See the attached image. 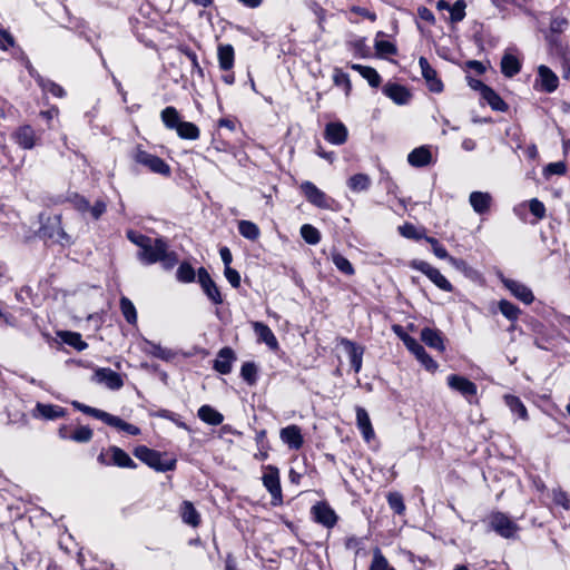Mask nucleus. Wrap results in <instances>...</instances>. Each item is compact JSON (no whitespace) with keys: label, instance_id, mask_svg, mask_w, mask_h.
<instances>
[{"label":"nucleus","instance_id":"obj_1","mask_svg":"<svg viewBox=\"0 0 570 570\" xmlns=\"http://www.w3.org/2000/svg\"><path fill=\"white\" fill-rule=\"evenodd\" d=\"M126 237L139 248L137 258L144 265L148 266L160 263L165 271H170L179 263L178 254L169 249L165 237L151 238L134 229H128Z\"/></svg>","mask_w":570,"mask_h":570},{"label":"nucleus","instance_id":"obj_2","mask_svg":"<svg viewBox=\"0 0 570 570\" xmlns=\"http://www.w3.org/2000/svg\"><path fill=\"white\" fill-rule=\"evenodd\" d=\"M50 200L56 206L69 203L77 213L83 217L88 215L92 220H99L107 213L108 208V204L104 198H98L94 205H90L83 195L71 190H68L66 195L53 196Z\"/></svg>","mask_w":570,"mask_h":570},{"label":"nucleus","instance_id":"obj_3","mask_svg":"<svg viewBox=\"0 0 570 570\" xmlns=\"http://www.w3.org/2000/svg\"><path fill=\"white\" fill-rule=\"evenodd\" d=\"M527 326L533 337V344L544 351H553L563 340L562 333L553 325L544 324L535 317H529Z\"/></svg>","mask_w":570,"mask_h":570},{"label":"nucleus","instance_id":"obj_4","mask_svg":"<svg viewBox=\"0 0 570 570\" xmlns=\"http://www.w3.org/2000/svg\"><path fill=\"white\" fill-rule=\"evenodd\" d=\"M132 454L139 461L156 472L175 471L177 468V459L167 452H160L150 449L147 445H137L132 450Z\"/></svg>","mask_w":570,"mask_h":570},{"label":"nucleus","instance_id":"obj_5","mask_svg":"<svg viewBox=\"0 0 570 570\" xmlns=\"http://www.w3.org/2000/svg\"><path fill=\"white\" fill-rule=\"evenodd\" d=\"M299 191L306 202L314 207L331 212H340L342 209V204L338 200L321 190L313 181H303L299 185Z\"/></svg>","mask_w":570,"mask_h":570},{"label":"nucleus","instance_id":"obj_6","mask_svg":"<svg viewBox=\"0 0 570 570\" xmlns=\"http://www.w3.org/2000/svg\"><path fill=\"white\" fill-rule=\"evenodd\" d=\"M131 159L141 167L146 168L148 171L159 175L165 178L171 177V167L167 164L163 158L155 154H150L145 150L142 145H137L132 153Z\"/></svg>","mask_w":570,"mask_h":570},{"label":"nucleus","instance_id":"obj_7","mask_svg":"<svg viewBox=\"0 0 570 570\" xmlns=\"http://www.w3.org/2000/svg\"><path fill=\"white\" fill-rule=\"evenodd\" d=\"M81 412L86 415L102 421L109 426L116 428L119 431L126 432L129 435L137 436L141 433L140 428L135 424L128 423L119 416L112 415L104 410L83 404Z\"/></svg>","mask_w":570,"mask_h":570},{"label":"nucleus","instance_id":"obj_8","mask_svg":"<svg viewBox=\"0 0 570 570\" xmlns=\"http://www.w3.org/2000/svg\"><path fill=\"white\" fill-rule=\"evenodd\" d=\"M97 461L99 464L105 466H118L121 469H137V463L130 458V455L117 445H110L108 449L102 450Z\"/></svg>","mask_w":570,"mask_h":570},{"label":"nucleus","instance_id":"obj_9","mask_svg":"<svg viewBox=\"0 0 570 570\" xmlns=\"http://www.w3.org/2000/svg\"><path fill=\"white\" fill-rule=\"evenodd\" d=\"M264 473L262 476L263 485L272 497L271 504L278 507L283 504V492L281 487L279 470L277 466L268 464L264 465Z\"/></svg>","mask_w":570,"mask_h":570},{"label":"nucleus","instance_id":"obj_10","mask_svg":"<svg viewBox=\"0 0 570 570\" xmlns=\"http://www.w3.org/2000/svg\"><path fill=\"white\" fill-rule=\"evenodd\" d=\"M410 267L424 274L440 289L448 293L453 292L454 287L451 282L430 263L422 259H413L410 262Z\"/></svg>","mask_w":570,"mask_h":570},{"label":"nucleus","instance_id":"obj_11","mask_svg":"<svg viewBox=\"0 0 570 570\" xmlns=\"http://www.w3.org/2000/svg\"><path fill=\"white\" fill-rule=\"evenodd\" d=\"M312 520L326 529L337 524L338 515L326 500L316 501L309 510Z\"/></svg>","mask_w":570,"mask_h":570},{"label":"nucleus","instance_id":"obj_12","mask_svg":"<svg viewBox=\"0 0 570 570\" xmlns=\"http://www.w3.org/2000/svg\"><path fill=\"white\" fill-rule=\"evenodd\" d=\"M39 234L43 239H50L60 244L63 242L69 243L70 240V236L65 232L62 227L61 215L48 217L47 220L40 226Z\"/></svg>","mask_w":570,"mask_h":570},{"label":"nucleus","instance_id":"obj_13","mask_svg":"<svg viewBox=\"0 0 570 570\" xmlns=\"http://www.w3.org/2000/svg\"><path fill=\"white\" fill-rule=\"evenodd\" d=\"M559 77L548 66L540 65L537 67V76L533 82V89L542 94H552L559 88Z\"/></svg>","mask_w":570,"mask_h":570},{"label":"nucleus","instance_id":"obj_14","mask_svg":"<svg viewBox=\"0 0 570 570\" xmlns=\"http://www.w3.org/2000/svg\"><path fill=\"white\" fill-rule=\"evenodd\" d=\"M11 139L20 148L24 150L33 149L36 146L41 144V132H37L36 129L29 125L18 126L11 134Z\"/></svg>","mask_w":570,"mask_h":570},{"label":"nucleus","instance_id":"obj_15","mask_svg":"<svg viewBox=\"0 0 570 570\" xmlns=\"http://www.w3.org/2000/svg\"><path fill=\"white\" fill-rule=\"evenodd\" d=\"M197 282L202 291L213 305L218 306L224 303V296L219 287L212 278L208 271L203 266L197 269Z\"/></svg>","mask_w":570,"mask_h":570},{"label":"nucleus","instance_id":"obj_16","mask_svg":"<svg viewBox=\"0 0 570 570\" xmlns=\"http://www.w3.org/2000/svg\"><path fill=\"white\" fill-rule=\"evenodd\" d=\"M489 525L491 530L505 539L513 538L519 530V525L501 511H495L490 514Z\"/></svg>","mask_w":570,"mask_h":570},{"label":"nucleus","instance_id":"obj_17","mask_svg":"<svg viewBox=\"0 0 570 570\" xmlns=\"http://www.w3.org/2000/svg\"><path fill=\"white\" fill-rule=\"evenodd\" d=\"M404 345L428 372H436V370L439 368L438 362L425 351L424 346L420 344L413 336H407L406 340H404Z\"/></svg>","mask_w":570,"mask_h":570},{"label":"nucleus","instance_id":"obj_18","mask_svg":"<svg viewBox=\"0 0 570 570\" xmlns=\"http://www.w3.org/2000/svg\"><path fill=\"white\" fill-rule=\"evenodd\" d=\"M68 411L66 407H62L57 404H47L41 402H37L31 411V415L33 419L43 421H56L58 419L66 417Z\"/></svg>","mask_w":570,"mask_h":570},{"label":"nucleus","instance_id":"obj_19","mask_svg":"<svg viewBox=\"0 0 570 570\" xmlns=\"http://www.w3.org/2000/svg\"><path fill=\"white\" fill-rule=\"evenodd\" d=\"M446 383L450 389L459 392L466 400L471 402L472 397L478 394V386L474 382L460 374H450L446 377Z\"/></svg>","mask_w":570,"mask_h":570},{"label":"nucleus","instance_id":"obj_20","mask_svg":"<svg viewBox=\"0 0 570 570\" xmlns=\"http://www.w3.org/2000/svg\"><path fill=\"white\" fill-rule=\"evenodd\" d=\"M419 66L421 68V73L429 90L433 94H441L444 90V83L442 79L439 77L438 71L430 65L429 60L425 57L419 58Z\"/></svg>","mask_w":570,"mask_h":570},{"label":"nucleus","instance_id":"obj_21","mask_svg":"<svg viewBox=\"0 0 570 570\" xmlns=\"http://www.w3.org/2000/svg\"><path fill=\"white\" fill-rule=\"evenodd\" d=\"M92 380L104 384L111 391H118L124 386L122 375L109 367H97L94 372Z\"/></svg>","mask_w":570,"mask_h":570},{"label":"nucleus","instance_id":"obj_22","mask_svg":"<svg viewBox=\"0 0 570 570\" xmlns=\"http://www.w3.org/2000/svg\"><path fill=\"white\" fill-rule=\"evenodd\" d=\"M546 42L548 48V55L550 57L561 59L570 55L569 42L566 37L559 33H547Z\"/></svg>","mask_w":570,"mask_h":570},{"label":"nucleus","instance_id":"obj_23","mask_svg":"<svg viewBox=\"0 0 570 570\" xmlns=\"http://www.w3.org/2000/svg\"><path fill=\"white\" fill-rule=\"evenodd\" d=\"M236 360L235 351L229 346H224L218 351L217 357L213 361V368L222 375H227L232 372Z\"/></svg>","mask_w":570,"mask_h":570},{"label":"nucleus","instance_id":"obj_24","mask_svg":"<svg viewBox=\"0 0 570 570\" xmlns=\"http://www.w3.org/2000/svg\"><path fill=\"white\" fill-rule=\"evenodd\" d=\"M324 139L332 145H344L348 139V130L342 121H331L325 125Z\"/></svg>","mask_w":570,"mask_h":570},{"label":"nucleus","instance_id":"obj_25","mask_svg":"<svg viewBox=\"0 0 570 570\" xmlns=\"http://www.w3.org/2000/svg\"><path fill=\"white\" fill-rule=\"evenodd\" d=\"M382 92L396 105H406L412 98L410 89L397 82H387L383 86Z\"/></svg>","mask_w":570,"mask_h":570},{"label":"nucleus","instance_id":"obj_26","mask_svg":"<svg viewBox=\"0 0 570 570\" xmlns=\"http://www.w3.org/2000/svg\"><path fill=\"white\" fill-rule=\"evenodd\" d=\"M340 344L344 346L346 353L348 354L351 367L355 373H358L363 364L364 347L346 337H341Z\"/></svg>","mask_w":570,"mask_h":570},{"label":"nucleus","instance_id":"obj_27","mask_svg":"<svg viewBox=\"0 0 570 570\" xmlns=\"http://www.w3.org/2000/svg\"><path fill=\"white\" fill-rule=\"evenodd\" d=\"M355 414H356V426L358 431L361 432L363 439L365 442H371L375 438V431L372 425V421L370 419V415L367 411L360 405L355 406Z\"/></svg>","mask_w":570,"mask_h":570},{"label":"nucleus","instance_id":"obj_28","mask_svg":"<svg viewBox=\"0 0 570 570\" xmlns=\"http://www.w3.org/2000/svg\"><path fill=\"white\" fill-rule=\"evenodd\" d=\"M502 283L504 287L509 289L510 293L522 303L529 305L534 301L532 291L519 281L504 278Z\"/></svg>","mask_w":570,"mask_h":570},{"label":"nucleus","instance_id":"obj_29","mask_svg":"<svg viewBox=\"0 0 570 570\" xmlns=\"http://www.w3.org/2000/svg\"><path fill=\"white\" fill-rule=\"evenodd\" d=\"M421 341L439 353H444L446 350L445 337L438 328L423 327L421 330Z\"/></svg>","mask_w":570,"mask_h":570},{"label":"nucleus","instance_id":"obj_30","mask_svg":"<svg viewBox=\"0 0 570 570\" xmlns=\"http://www.w3.org/2000/svg\"><path fill=\"white\" fill-rule=\"evenodd\" d=\"M281 439L292 450H299L304 445L302 429L296 424H291L281 430Z\"/></svg>","mask_w":570,"mask_h":570},{"label":"nucleus","instance_id":"obj_31","mask_svg":"<svg viewBox=\"0 0 570 570\" xmlns=\"http://www.w3.org/2000/svg\"><path fill=\"white\" fill-rule=\"evenodd\" d=\"M252 327L258 343H265L271 350H278V341L271 327L263 322H252Z\"/></svg>","mask_w":570,"mask_h":570},{"label":"nucleus","instance_id":"obj_32","mask_svg":"<svg viewBox=\"0 0 570 570\" xmlns=\"http://www.w3.org/2000/svg\"><path fill=\"white\" fill-rule=\"evenodd\" d=\"M501 73L505 78H513L522 69V60L514 53L505 50L500 62Z\"/></svg>","mask_w":570,"mask_h":570},{"label":"nucleus","instance_id":"obj_33","mask_svg":"<svg viewBox=\"0 0 570 570\" xmlns=\"http://www.w3.org/2000/svg\"><path fill=\"white\" fill-rule=\"evenodd\" d=\"M424 240L431 245L432 252L438 258L449 259L451 264L456 268H461L466 265L464 259L450 256L446 248L439 242L438 238L433 236H426Z\"/></svg>","mask_w":570,"mask_h":570},{"label":"nucleus","instance_id":"obj_34","mask_svg":"<svg viewBox=\"0 0 570 570\" xmlns=\"http://www.w3.org/2000/svg\"><path fill=\"white\" fill-rule=\"evenodd\" d=\"M218 66L223 71H230L235 63V49L230 43H220L217 48Z\"/></svg>","mask_w":570,"mask_h":570},{"label":"nucleus","instance_id":"obj_35","mask_svg":"<svg viewBox=\"0 0 570 570\" xmlns=\"http://www.w3.org/2000/svg\"><path fill=\"white\" fill-rule=\"evenodd\" d=\"M407 161L412 167L422 168L432 163V153L429 146L414 148L407 156Z\"/></svg>","mask_w":570,"mask_h":570},{"label":"nucleus","instance_id":"obj_36","mask_svg":"<svg viewBox=\"0 0 570 570\" xmlns=\"http://www.w3.org/2000/svg\"><path fill=\"white\" fill-rule=\"evenodd\" d=\"M469 202L476 214L484 215L491 208L492 197L489 193L472 191L470 194Z\"/></svg>","mask_w":570,"mask_h":570},{"label":"nucleus","instance_id":"obj_37","mask_svg":"<svg viewBox=\"0 0 570 570\" xmlns=\"http://www.w3.org/2000/svg\"><path fill=\"white\" fill-rule=\"evenodd\" d=\"M179 514L184 523L197 528L202 523L200 513L197 511L193 502L185 500L179 508Z\"/></svg>","mask_w":570,"mask_h":570},{"label":"nucleus","instance_id":"obj_38","mask_svg":"<svg viewBox=\"0 0 570 570\" xmlns=\"http://www.w3.org/2000/svg\"><path fill=\"white\" fill-rule=\"evenodd\" d=\"M504 404L509 407V410L514 414L518 419L522 421L529 420L528 410L522 402V400L514 394H505L503 396Z\"/></svg>","mask_w":570,"mask_h":570},{"label":"nucleus","instance_id":"obj_39","mask_svg":"<svg viewBox=\"0 0 570 570\" xmlns=\"http://www.w3.org/2000/svg\"><path fill=\"white\" fill-rule=\"evenodd\" d=\"M141 351L163 361H169L173 357L170 350L164 348L160 344L145 337L142 338Z\"/></svg>","mask_w":570,"mask_h":570},{"label":"nucleus","instance_id":"obj_40","mask_svg":"<svg viewBox=\"0 0 570 570\" xmlns=\"http://www.w3.org/2000/svg\"><path fill=\"white\" fill-rule=\"evenodd\" d=\"M481 98L491 107L494 111L507 112L509 110L508 102L492 88L489 87L482 95Z\"/></svg>","mask_w":570,"mask_h":570},{"label":"nucleus","instance_id":"obj_41","mask_svg":"<svg viewBox=\"0 0 570 570\" xmlns=\"http://www.w3.org/2000/svg\"><path fill=\"white\" fill-rule=\"evenodd\" d=\"M58 337L61 340L63 344H67L78 352L85 351L88 348V343L82 340V336L78 332L72 331H59L57 333Z\"/></svg>","mask_w":570,"mask_h":570},{"label":"nucleus","instance_id":"obj_42","mask_svg":"<svg viewBox=\"0 0 570 570\" xmlns=\"http://www.w3.org/2000/svg\"><path fill=\"white\" fill-rule=\"evenodd\" d=\"M197 415L203 422L214 426L222 424L224 421V415L208 404L202 405Z\"/></svg>","mask_w":570,"mask_h":570},{"label":"nucleus","instance_id":"obj_43","mask_svg":"<svg viewBox=\"0 0 570 570\" xmlns=\"http://www.w3.org/2000/svg\"><path fill=\"white\" fill-rule=\"evenodd\" d=\"M160 119L164 126L169 130H176L181 122V116L174 106L164 108L160 112Z\"/></svg>","mask_w":570,"mask_h":570},{"label":"nucleus","instance_id":"obj_44","mask_svg":"<svg viewBox=\"0 0 570 570\" xmlns=\"http://www.w3.org/2000/svg\"><path fill=\"white\" fill-rule=\"evenodd\" d=\"M175 131L177 136L184 140H197L200 137L199 127L190 121L181 120V122L179 124Z\"/></svg>","mask_w":570,"mask_h":570},{"label":"nucleus","instance_id":"obj_45","mask_svg":"<svg viewBox=\"0 0 570 570\" xmlns=\"http://www.w3.org/2000/svg\"><path fill=\"white\" fill-rule=\"evenodd\" d=\"M401 236L407 239H412L415 242L425 239L426 235V228L421 227L416 228L412 223H404L403 225L399 226L397 228Z\"/></svg>","mask_w":570,"mask_h":570},{"label":"nucleus","instance_id":"obj_46","mask_svg":"<svg viewBox=\"0 0 570 570\" xmlns=\"http://www.w3.org/2000/svg\"><path fill=\"white\" fill-rule=\"evenodd\" d=\"M385 36H386L385 32L379 31L376 33V39H375V43H374L376 55L381 58L386 57V56L397 55V47L393 42H391L389 40L379 39L380 37H385Z\"/></svg>","mask_w":570,"mask_h":570},{"label":"nucleus","instance_id":"obj_47","mask_svg":"<svg viewBox=\"0 0 570 570\" xmlns=\"http://www.w3.org/2000/svg\"><path fill=\"white\" fill-rule=\"evenodd\" d=\"M196 276L197 272L188 261H183L179 263L176 272V278L179 283H194L196 281Z\"/></svg>","mask_w":570,"mask_h":570},{"label":"nucleus","instance_id":"obj_48","mask_svg":"<svg viewBox=\"0 0 570 570\" xmlns=\"http://www.w3.org/2000/svg\"><path fill=\"white\" fill-rule=\"evenodd\" d=\"M177 50L184 55L191 65V73H197L200 78H204V69L200 67L198 62V57L195 50H193L188 45L181 43L177 46Z\"/></svg>","mask_w":570,"mask_h":570},{"label":"nucleus","instance_id":"obj_49","mask_svg":"<svg viewBox=\"0 0 570 570\" xmlns=\"http://www.w3.org/2000/svg\"><path fill=\"white\" fill-rule=\"evenodd\" d=\"M386 501L389 508L393 511L394 514L404 515L406 512V505L404 502L403 494L399 491H390L386 494Z\"/></svg>","mask_w":570,"mask_h":570},{"label":"nucleus","instance_id":"obj_50","mask_svg":"<svg viewBox=\"0 0 570 570\" xmlns=\"http://www.w3.org/2000/svg\"><path fill=\"white\" fill-rule=\"evenodd\" d=\"M36 82L42 89V91L49 92L53 97L63 98L67 95V92L63 89V87L60 86L59 83L55 82L51 79H47V78L40 76V78H38L36 80Z\"/></svg>","mask_w":570,"mask_h":570},{"label":"nucleus","instance_id":"obj_51","mask_svg":"<svg viewBox=\"0 0 570 570\" xmlns=\"http://www.w3.org/2000/svg\"><path fill=\"white\" fill-rule=\"evenodd\" d=\"M368 570H396L389 561V559L384 556L382 550L379 547L373 549V556L371 563L368 566Z\"/></svg>","mask_w":570,"mask_h":570},{"label":"nucleus","instance_id":"obj_52","mask_svg":"<svg viewBox=\"0 0 570 570\" xmlns=\"http://www.w3.org/2000/svg\"><path fill=\"white\" fill-rule=\"evenodd\" d=\"M371 186V179L368 175L358 173L351 176L347 179V187L354 193L365 191Z\"/></svg>","mask_w":570,"mask_h":570},{"label":"nucleus","instance_id":"obj_53","mask_svg":"<svg viewBox=\"0 0 570 570\" xmlns=\"http://www.w3.org/2000/svg\"><path fill=\"white\" fill-rule=\"evenodd\" d=\"M119 307L126 322L130 325H136L138 321L137 309L134 303L126 296H121Z\"/></svg>","mask_w":570,"mask_h":570},{"label":"nucleus","instance_id":"obj_54","mask_svg":"<svg viewBox=\"0 0 570 570\" xmlns=\"http://www.w3.org/2000/svg\"><path fill=\"white\" fill-rule=\"evenodd\" d=\"M240 377L246 382L247 385L254 386L258 381V366L255 362H244L240 367Z\"/></svg>","mask_w":570,"mask_h":570},{"label":"nucleus","instance_id":"obj_55","mask_svg":"<svg viewBox=\"0 0 570 570\" xmlns=\"http://www.w3.org/2000/svg\"><path fill=\"white\" fill-rule=\"evenodd\" d=\"M498 307L501 314L510 322H517L521 315L519 306L508 299L499 301Z\"/></svg>","mask_w":570,"mask_h":570},{"label":"nucleus","instance_id":"obj_56","mask_svg":"<svg viewBox=\"0 0 570 570\" xmlns=\"http://www.w3.org/2000/svg\"><path fill=\"white\" fill-rule=\"evenodd\" d=\"M238 232L249 240H256L261 235L259 227L255 223L245 219L238 222Z\"/></svg>","mask_w":570,"mask_h":570},{"label":"nucleus","instance_id":"obj_57","mask_svg":"<svg viewBox=\"0 0 570 570\" xmlns=\"http://www.w3.org/2000/svg\"><path fill=\"white\" fill-rule=\"evenodd\" d=\"M333 83L336 87H342L345 95L350 96L352 91V82L350 76L338 67H335L333 70Z\"/></svg>","mask_w":570,"mask_h":570},{"label":"nucleus","instance_id":"obj_58","mask_svg":"<svg viewBox=\"0 0 570 570\" xmlns=\"http://www.w3.org/2000/svg\"><path fill=\"white\" fill-rule=\"evenodd\" d=\"M332 262L335 267L344 275L352 276L355 274V268L352 263L341 253H333Z\"/></svg>","mask_w":570,"mask_h":570},{"label":"nucleus","instance_id":"obj_59","mask_svg":"<svg viewBox=\"0 0 570 570\" xmlns=\"http://www.w3.org/2000/svg\"><path fill=\"white\" fill-rule=\"evenodd\" d=\"M301 236L308 245H316L321 242V232L311 224H304L301 227Z\"/></svg>","mask_w":570,"mask_h":570},{"label":"nucleus","instance_id":"obj_60","mask_svg":"<svg viewBox=\"0 0 570 570\" xmlns=\"http://www.w3.org/2000/svg\"><path fill=\"white\" fill-rule=\"evenodd\" d=\"M94 436V431L88 425H80L76 428L71 434L70 440L76 443H88Z\"/></svg>","mask_w":570,"mask_h":570},{"label":"nucleus","instance_id":"obj_61","mask_svg":"<svg viewBox=\"0 0 570 570\" xmlns=\"http://www.w3.org/2000/svg\"><path fill=\"white\" fill-rule=\"evenodd\" d=\"M466 2L465 0H456L450 6V20L453 23L460 22L465 18Z\"/></svg>","mask_w":570,"mask_h":570},{"label":"nucleus","instance_id":"obj_62","mask_svg":"<svg viewBox=\"0 0 570 570\" xmlns=\"http://www.w3.org/2000/svg\"><path fill=\"white\" fill-rule=\"evenodd\" d=\"M18 45L13 35L4 28H0V50L8 51L10 48H17Z\"/></svg>","mask_w":570,"mask_h":570},{"label":"nucleus","instance_id":"obj_63","mask_svg":"<svg viewBox=\"0 0 570 570\" xmlns=\"http://www.w3.org/2000/svg\"><path fill=\"white\" fill-rule=\"evenodd\" d=\"M567 173V165L564 161H556V163H549L543 168V175L546 178H549L553 175L563 176Z\"/></svg>","mask_w":570,"mask_h":570},{"label":"nucleus","instance_id":"obj_64","mask_svg":"<svg viewBox=\"0 0 570 570\" xmlns=\"http://www.w3.org/2000/svg\"><path fill=\"white\" fill-rule=\"evenodd\" d=\"M529 210L535 217L537 220L543 219L547 215L544 204L538 198H532L529 200Z\"/></svg>","mask_w":570,"mask_h":570}]
</instances>
